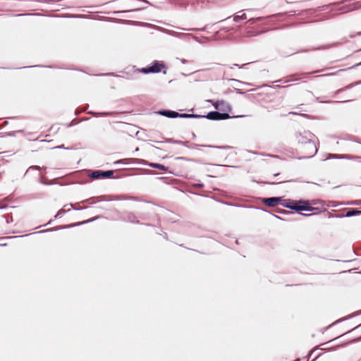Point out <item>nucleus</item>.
I'll return each mask as SVG.
<instances>
[{"label": "nucleus", "instance_id": "obj_3", "mask_svg": "<svg viewBox=\"0 0 361 361\" xmlns=\"http://www.w3.org/2000/svg\"><path fill=\"white\" fill-rule=\"evenodd\" d=\"M164 68V66L162 63L159 62H155L152 66L145 68L142 69V72L144 73H158L161 71V69Z\"/></svg>", "mask_w": 361, "mask_h": 361}, {"label": "nucleus", "instance_id": "obj_9", "mask_svg": "<svg viewBox=\"0 0 361 361\" xmlns=\"http://www.w3.org/2000/svg\"><path fill=\"white\" fill-rule=\"evenodd\" d=\"M246 18H247L246 14L245 13H243L241 15L235 16L234 17V20L235 21H238L240 20H243V19H246Z\"/></svg>", "mask_w": 361, "mask_h": 361}, {"label": "nucleus", "instance_id": "obj_8", "mask_svg": "<svg viewBox=\"0 0 361 361\" xmlns=\"http://www.w3.org/2000/svg\"><path fill=\"white\" fill-rule=\"evenodd\" d=\"M150 166L153 167V168H156V169H160V170H162V171H166V167L162 164H149Z\"/></svg>", "mask_w": 361, "mask_h": 361}, {"label": "nucleus", "instance_id": "obj_2", "mask_svg": "<svg viewBox=\"0 0 361 361\" xmlns=\"http://www.w3.org/2000/svg\"><path fill=\"white\" fill-rule=\"evenodd\" d=\"M208 119L210 120H225L230 118H235L236 116H230L227 113H219L218 111H211L208 113L206 116Z\"/></svg>", "mask_w": 361, "mask_h": 361}, {"label": "nucleus", "instance_id": "obj_10", "mask_svg": "<svg viewBox=\"0 0 361 361\" xmlns=\"http://www.w3.org/2000/svg\"><path fill=\"white\" fill-rule=\"evenodd\" d=\"M360 212L359 211H355V210H353V211H350V212H348L347 213V216H352V215H354L355 214H357V213H360Z\"/></svg>", "mask_w": 361, "mask_h": 361}, {"label": "nucleus", "instance_id": "obj_4", "mask_svg": "<svg viewBox=\"0 0 361 361\" xmlns=\"http://www.w3.org/2000/svg\"><path fill=\"white\" fill-rule=\"evenodd\" d=\"M293 208L296 211H312L314 209L306 202L295 204Z\"/></svg>", "mask_w": 361, "mask_h": 361}, {"label": "nucleus", "instance_id": "obj_7", "mask_svg": "<svg viewBox=\"0 0 361 361\" xmlns=\"http://www.w3.org/2000/svg\"><path fill=\"white\" fill-rule=\"evenodd\" d=\"M281 201L280 197H269L263 200V202L268 206L273 207L279 204Z\"/></svg>", "mask_w": 361, "mask_h": 361}, {"label": "nucleus", "instance_id": "obj_5", "mask_svg": "<svg viewBox=\"0 0 361 361\" xmlns=\"http://www.w3.org/2000/svg\"><path fill=\"white\" fill-rule=\"evenodd\" d=\"M112 175H113L112 171H95L92 173L91 177L93 178H109Z\"/></svg>", "mask_w": 361, "mask_h": 361}, {"label": "nucleus", "instance_id": "obj_6", "mask_svg": "<svg viewBox=\"0 0 361 361\" xmlns=\"http://www.w3.org/2000/svg\"><path fill=\"white\" fill-rule=\"evenodd\" d=\"M159 114L161 115H163V116H165L167 117H170V118H176L179 116L178 113H177L176 111H160ZM180 117H190L192 116L184 114H180Z\"/></svg>", "mask_w": 361, "mask_h": 361}, {"label": "nucleus", "instance_id": "obj_1", "mask_svg": "<svg viewBox=\"0 0 361 361\" xmlns=\"http://www.w3.org/2000/svg\"><path fill=\"white\" fill-rule=\"evenodd\" d=\"M209 102H212L213 106L216 109H218L224 113H227L231 111V106L230 104L224 100H218L216 102H213L212 100H207Z\"/></svg>", "mask_w": 361, "mask_h": 361}]
</instances>
